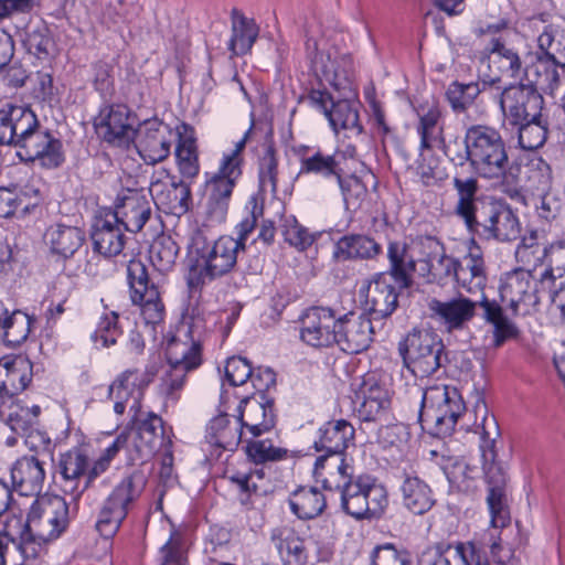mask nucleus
Wrapping results in <instances>:
<instances>
[{
	"mask_svg": "<svg viewBox=\"0 0 565 565\" xmlns=\"http://www.w3.org/2000/svg\"><path fill=\"white\" fill-rule=\"evenodd\" d=\"M457 194L454 213L469 234L480 241L512 242L521 236V224L516 213L503 200L478 195L476 178L454 177Z\"/></svg>",
	"mask_w": 565,
	"mask_h": 565,
	"instance_id": "1",
	"label": "nucleus"
},
{
	"mask_svg": "<svg viewBox=\"0 0 565 565\" xmlns=\"http://www.w3.org/2000/svg\"><path fill=\"white\" fill-rule=\"evenodd\" d=\"M0 146L15 148L22 162L45 170L58 169L66 160L62 140L42 127L25 106L6 104L0 108Z\"/></svg>",
	"mask_w": 565,
	"mask_h": 565,
	"instance_id": "2",
	"label": "nucleus"
},
{
	"mask_svg": "<svg viewBox=\"0 0 565 565\" xmlns=\"http://www.w3.org/2000/svg\"><path fill=\"white\" fill-rule=\"evenodd\" d=\"M238 245L232 236L207 237L203 230L193 232L186 254V285L191 291L232 273L237 265Z\"/></svg>",
	"mask_w": 565,
	"mask_h": 565,
	"instance_id": "3",
	"label": "nucleus"
},
{
	"mask_svg": "<svg viewBox=\"0 0 565 565\" xmlns=\"http://www.w3.org/2000/svg\"><path fill=\"white\" fill-rule=\"evenodd\" d=\"M466 152L457 159L469 161L470 168L478 178L499 182L513 177L507 143L500 131L488 125H471L463 136Z\"/></svg>",
	"mask_w": 565,
	"mask_h": 565,
	"instance_id": "4",
	"label": "nucleus"
},
{
	"mask_svg": "<svg viewBox=\"0 0 565 565\" xmlns=\"http://www.w3.org/2000/svg\"><path fill=\"white\" fill-rule=\"evenodd\" d=\"M404 365L416 376L435 374L448 363L441 337L429 329H413L398 342Z\"/></svg>",
	"mask_w": 565,
	"mask_h": 565,
	"instance_id": "5",
	"label": "nucleus"
},
{
	"mask_svg": "<svg viewBox=\"0 0 565 565\" xmlns=\"http://www.w3.org/2000/svg\"><path fill=\"white\" fill-rule=\"evenodd\" d=\"M334 487L340 492L341 510L358 521L379 520L388 505L386 489L371 477L359 476Z\"/></svg>",
	"mask_w": 565,
	"mask_h": 565,
	"instance_id": "6",
	"label": "nucleus"
},
{
	"mask_svg": "<svg viewBox=\"0 0 565 565\" xmlns=\"http://www.w3.org/2000/svg\"><path fill=\"white\" fill-rule=\"evenodd\" d=\"M465 411L461 394L455 386L434 385L422 391L419 420L433 425L437 436H450Z\"/></svg>",
	"mask_w": 565,
	"mask_h": 565,
	"instance_id": "7",
	"label": "nucleus"
},
{
	"mask_svg": "<svg viewBox=\"0 0 565 565\" xmlns=\"http://www.w3.org/2000/svg\"><path fill=\"white\" fill-rule=\"evenodd\" d=\"M146 484L141 471L126 476L104 501L95 527L100 536L113 537L127 518L130 504L136 501Z\"/></svg>",
	"mask_w": 565,
	"mask_h": 565,
	"instance_id": "8",
	"label": "nucleus"
},
{
	"mask_svg": "<svg viewBox=\"0 0 565 565\" xmlns=\"http://www.w3.org/2000/svg\"><path fill=\"white\" fill-rule=\"evenodd\" d=\"M70 524V507L61 495H44L33 502L29 510V531L34 544H39V556L45 544L56 540Z\"/></svg>",
	"mask_w": 565,
	"mask_h": 565,
	"instance_id": "9",
	"label": "nucleus"
},
{
	"mask_svg": "<svg viewBox=\"0 0 565 565\" xmlns=\"http://www.w3.org/2000/svg\"><path fill=\"white\" fill-rule=\"evenodd\" d=\"M139 125L137 115L125 104H105L94 119L97 136L113 147H128Z\"/></svg>",
	"mask_w": 565,
	"mask_h": 565,
	"instance_id": "10",
	"label": "nucleus"
},
{
	"mask_svg": "<svg viewBox=\"0 0 565 565\" xmlns=\"http://www.w3.org/2000/svg\"><path fill=\"white\" fill-rule=\"evenodd\" d=\"M544 105L543 95L520 81L504 87L499 95L500 110L509 126L543 114Z\"/></svg>",
	"mask_w": 565,
	"mask_h": 565,
	"instance_id": "11",
	"label": "nucleus"
},
{
	"mask_svg": "<svg viewBox=\"0 0 565 565\" xmlns=\"http://www.w3.org/2000/svg\"><path fill=\"white\" fill-rule=\"evenodd\" d=\"M203 320L192 317L178 334L167 344L166 355L169 365L193 371L202 364V329Z\"/></svg>",
	"mask_w": 565,
	"mask_h": 565,
	"instance_id": "12",
	"label": "nucleus"
},
{
	"mask_svg": "<svg viewBox=\"0 0 565 565\" xmlns=\"http://www.w3.org/2000/svg\"><path fill=\"white\" fill-rule=\"evenodd\" d=\"M149 194L154 204L168 214L181 216L188 213L192 205L190 184L171 177L164 169L151 177Z\"/></svg>",
	"mask_w": 565,
	"mask_h": 565,
	"instance_id": "13",
	"label": "nucleus"
},
{
	"mask_svg": "<svg viewBox=\"0 0 565 565\" xmlns=\"http://www.w3.org/2000/svg\"><path fill=\"white\" fill-rule=\"evenodd\" d=\"M153 373L128 369L121 372L109 385L108 397L115 402L114 412L122 415L126 409L137 418L141 408L143 391L152 382Z\"/></svg>",
	"mask_w": 565,
	"mask_h": 565,
	"instance_id": "14",
	"label": "nucleus"
},
{
	"mask_svg": "<svg viewBox=\"0 0 565 565\" xmlns=\"http://www.w3.org/2000/svg\"><path fill=\"white\" fill-rule=\"evenodd\" d=\"M537 291L530 269L515 268L505 273L500 279V299L513 316L527 315L531 307L539 302Z\"/></svg>",
	"mask_w": 565,
	"mask_h": 565,
	"instance_id": "15",
	"label": "nucleus"
},
{
	"mask_svg": "<svg viewBox=\"0 0 565 565\" xmlns=\"http://www.w3.org/2000/svg\"><path fill=\"white\" fill-rule=\"evenodd\" d=\"M151 199L142 190L122 189L114 203V209L106 210L110 221H117L126 232L138 233L151 218Z\"/></svg>",
	"mask_w": 565,
	"mask_h": 565,
	"instance_id": "16",
	"label": "nucleus"
},
{
	"mask_svg": "<svg viewBox=\"0 0 565 565\" xmlns=\"http://www.w3.org/2000/svg\"><path fill=\"white\" fill-rule=\"evenodd\" d=\"M306 51L311 70L320 82L324 79L339 89L343 82L349 81L352 72V58L349 54H339L337 50L319 51L318 42L312 39L307 40Z\"/></svg>",
	"mask_w": 565,
	"mask_h": 565,
	"instance_id": "17",
	"label": "nucleus"
},
{
	"mask_svg": "<svg viewBox=\"0 0 565 565\" xmlns=\"http://www.w3.org/2000/svg\"><path fill=\"white\" fill-rule=\"evenodd\" d=\"M339 317L328 307H312L300 319V339L312 348H329L337 342Z\"/></svg>",
	"mask_w": 565,
	"mask_h": 565,
	"instance_id": "18",
	"label": "nucleus"
},
{
	"mask_svg": "<svg viewBox=\"0 0 565 565\" xmlns=\"http://www.w3.org/2000/svg\"><path fill=\"white\" fill-rule=\"evenodd\" d=\"M420 245L428 249L425 258L419 259V275L428 284L446 286L458 282L457 258L446 255L443 244L431 236L422 237Z\"/></svg>",
	"mask_w": 565,
	"mask_h": 565,
	"instance_id": "19",
	"label": "nucleus"
},
{
	"mask_svg": "<svg viewBox=\"0 0 565 565\" xmlns=\"http://www.w3.org/2000/svg\"><path fill=\"white\" fill-rule=\"evenodd\" d=\"M561 67L553 55L537 49L525 55L524 76L522 83L532 86L537 93L553 95L561 84Z\"/></svg>",
	"mask_w": 565,
	"mask_h": 565,
	"instance_id": "20",
	"label": "nucleus"
},
{
	"mask_svg": "<svg viewBox=\"0 0 565 565\" xmlns=\"http://www.w3.org/2000/svg\"><path fill=\"white\" fill-rule=\"evenodd\" d=\"M398 287L393 285L387 273H377L361 289L363 307L371 319L390 317L398 306Z\"/></svg>",
	"mask_w": 565,
	"mask_h": 565,
	"instance_id": "21",
	"label": "nucleus"
},
{
	"mask_svg": "<svg viewBox=\"0 0 565 565\" xmlns=\"http://www.w3.org/2000/svg\"><path fill=\"white\" fill-rule=\"evenodd\" d=\"M296 153L300 163L298 175H315L324 182L334 183L343 174L345 167L343 152L328 153L320 148L300 146Z\"/></svg>",
	"mask_w": 565,
	"mask_h": 565,
	"instance_id": "22",
	"label": "nucleus"
},
{
	"mask_svg": "<svg viewBox=\"0 0 565 565\" xmlns=\"http://www.w3.org/2000/svg\"><path fill=\"white\" fill-rule=\"evenodd\" d=\"M242 174L243 171L224 167L221 163L216 172L206 173V211L210 217L218 222L224 221L233 190Z\"/></svg>",
	"mask_w": 565,
	"mask_h": 565,
	"instance_id": "23",
	"label": "nucleus"
},
{
	"mask_svg": "<svg viewBox=\"0 0 565 565\" xmlns=\"http://www.w3.org/2000/svg\"><path fill=\"white\" fill-rule=\"evenodd\" d=\"M130 415L129 427L136 429V437L134 439V447L138 454L139 459L146 460L152 457L162 445L166 444L167 439H171L167 435L162 418L152 413H143L141 409L134 418V414Z\"/></svg>",
	"mask_w": 565,
	"mask_h": 565,
	"instance_id": "24",
	"label": "nucleus"
},
{
	"mask_svg": "<svg viewBox=\"0 0 565 565\" xmlns=\"http://www.w3.org/2000/svg\"><path fill=\"white\" fill-rule=\"evenodd\" d=\"M171 131L158 119L146 120L136 129L137 150L147 164L163 161L170 154Z\"/></svg>",
	"mask_w": 565,
	"mask_h": 565,
	"instance_id": "25",
	"label": "nucleus"
},
{
	"mask_svg": "<svg viewBox=\"0 0 565 565\" xmlns=\"http://www.w3.org/2000/svg\"><path fill=\"white\" fill-rule=\"evenodd\" d=\"M372 319L364 315L353 312L339 317L337 328V344L350 354H358L366 349L373 341Z\"/></svg>",
	"mask_w": 565,
	"mask_h": 565,
	"instance_id": "26",
	"label": "nucleus"
},
{
	"mask_svg": "<svg viewBox=\"0 0 565 565\" xmlns=\"http://www.w3.org/2000/svg\"><path fill=\"white\" fill-rule=\"evenodd\" d=\"M418 565H488L481 551L472 542H458L455 545H437L424 551Z\"/></svg>",
	"mask_w": 565,
	"mask_h": 565,
	"instance_id": "27",
	"label": "nucleus"
},
{
	"mask_svg": "<svg viewBox=\"0 0 565 565\" xmlns=\"http://www.w3.org/2000/svg\"><path fill=\"white\" fill-rule=\"evenodd\" d=\"M88 455L81 447H73L60 454L57 460L58 473L62 478V490L77 502L83 493L84 480L87 475Z\"/></svg>",
	"mask_w": 565,
	"mask_h": 565,
	"instance_id": "28",
	"label": "nucleus"
},
{
	"mask_svg": "<svg viewBox=\"0 0 565 565\" xmlns=\"http://www.w3.org/2000/svg\"><path fill=\"white\" fill-rule=\"evenodd\" d=\"M356 399L360 402L358 415L363 422L382 420L391 409L390 391L373 375L364 377L356 393Z\"/></svg>",
	"mask_w": 565,
	"mask_h": 565,
	"instance_id": "29",
	"label": "nucleus"
},
{
	"mask_svg": "<svg viewBox=\"0 0 565 565\" xmlns=\"http://www.w3.org/2000/svg\"><path fill=\"white\" fill-rule=\"evenodd\" d=\"M431 317L439 321L448 332L462 330L476 316L477 301L459 296L446 301H429Z\"/></svg>",
	"mask_w": 565,
	"mask_h": 565,
	"instance_id": "30",
	"label": "nucleus"
},
{
	"mask_svg": "<svg viewBox=\"0 0 565 565\" xmlns=\"http://www.w3.org/2000/svg\"><path fill=\"white\" fill-rule=\"evenodd\" d=\"M488 487L487 504L493 527H505L511 522L508 503V476L501 466H492L486 478Z\"/></svg>",
	"mask_w": 565,
	"mask_h": 565,
	"instance_id": "31",
	"label": "nucleus"
},
{
	"mask_svg": "<svg viewBox=\"0 0 565 565\" xmlns=\"http://www.w3.org/2000/svg\"><path fill=\"white\" fill-rule=\"evenodd\" d=\"M33 364L25 356H15L0 362V403L17 399L31 383Z\"/></svg>",
	"mask_w": 565,
	"mask_h": 565,
	"instance_id": "32",
	"label": "nucleus"
},
{
	"mask_svg": "<svg viewBox=\"0 0 565 565\" xmlns=\"http://www.w3.org/2000/svg\"><path fill=\"white\" fill-rule=\"evenodd\" d=\"M238 422L254 438L271 430L276 424L274 401L262 396V401L243 399L238 407Z\"/></svg>",
	"mask_w": 565,
	"mask_h": 565,
	"instance_id": "33",
	"label": "nucleus"
},
{
	"mask_svg": "<svg viewBox=\"0 0 565 565\" xmlns=\"http://www.w3.org/2000/svg\"><path fill=\"white\" fill-rule=\"evenodd\" d=\"M12 491L20 495H38L45 481L44 461L36 456H23L11 468Z\"/></svg>",
	"mask_w": 565,
	"mask_h": 565,
	"instance_id": "34",
	"label": "nucleus"
},
{
	"mask_svg": "<svg viewBox=\"0 0 565 565\" xmlns=\"http://www.w3.org/2000/svg\"><path fill=\"white\" fill-rule=\"evenodd\" d=\"M110 214L104 211L96 220L90 234L94 252L107 258L119 255L126 245L125 230L117 221H110Z\"/></svg>",
	"mask_w": 565,
	"mask_h": 565,
	"instance_id": "35",
	"label": "nucleus"
},
{
	"mask_svg": "<svg viewBox=\"0 0 565 565\" xmlns=\"http://www.w3.org/2000/svg\"><path fill=\"white\" fill-rule=\"evenodd\" d=\"M386 257L388 260V274L391 280L398 289H408L413 285V276L416 271L417 262L409 253L405 241H390L387 243Z\"/></svg>",
	"mask_w": 565,
	"mask_h": 565,
	"instance_id": "36",
	"label": "nucleus"
},
{
	"mask_svg": "<svg viewBox=\"0 0 565 565\" xmlns=\"http://www.w3.org/2000/svg\"><path fill=\"white\" fill-rule=\"evenodd\" d=\"M399 491L403 507L415 515L427 513L436 503L430 486L415 473H403Z\"/></svg>",
	"mask_w": 565,
	"mask_h": 565,
	"instance_id": "37",
	"label": "nucleus"
},
{
	"mask_svg": "<svg viewBox=\"0 0 565 565\" xmlns=\"http://www.w3.org/2000/svg\"><path fill=\"white\" fill-rule=\"evenodd\" d=\"M43 241L53 255L66 259L84 244L85 232L77 226L55 223L45 230Z\"/></svg>",
	"mask_w": 565,
	"mask_h": 565,
	"instance_id": "38",
	"label": "nucleus"
},
{
	"mask_svg": "<svg viewBox=\"0 0 565 565\" xmlns=\"http://www.w3.org/2000/svg\"><path fill=\"white\" fill-rule=\"evenodd\" d=\"M382 254V246L365 234H348L340 237L333 249L335 260H373Z\"/></svg>",
	"mask_w": 565,
	"mask_h": 565,
	"instance_id": "39",
	"label": "nucleus"
},
{
	"mask_svg": "<svg viewBox=\"0 0 565 565\" xmlns=\"http://www.w3.org/2000/svg\"><path fill=\"white\" fill-rule=\"evenodd\" d=\"M313 475L326 490L332 491L337 482L353 478V468L347 462L344 452H324L316 459Z\"/></svg>",
	"mask_w": 565,
	"mask_h": 565,
	"instance_id": "40",
	"label": "nucleus"
},
{
	"mask_svg": "<svg viewBox=\"0 0 565 565\" xmlns=\"http://www.w3.org/2000/svg\"><path fill=\"white\" fill-rule=\"evenodd\" d=\"M354 427L345 419L330 420L318 429L313 447L318 452H345L354 438Z\"/></svg>",
	"mask_w": 565,
	"mask_h": 565,
	"instance_id": "41",
	"label": "nucleus"
},
{
	"mask_svg": "<svg viewBox=\"0 0 565 565\" xmlns=\"http://www.w3.org/2000/svg\"><path fill=\"white\" fill-rule=\"evenodd\" d=\"M205 438L211 446L234 451L243 440V428L237 418L221 414L210 422Z\"/></svg>",
	"mask_w": 565,
	"mask_h": 565,
	"instance_id": "42",
	"label": "nucleus"
},
{
	"mask_svg": "<svg viewBox=\"0 0 565 565\" xmlns=\"http://www.w3.org/2000/svg\"><path fill=\"white\" fill-rule=\"evenodd\" d=\"M475 408L476 413L481 415V423H476V426L478 429H480L479 447L487 478L488 471L492 466H500L499 463L495 462V441L497 438L500 436V429L494 416L488 414V408L483 401L478 402Z\"/></svg>",
	"mask_w": 565,
	"mask_h": 565,
	"instance_id": "43",
	"label": "nucleus"
},
{
	"mask_svg": "<svg viewBox=\"0 0 565 565\" xmlns=\"http://www.w3.org/2000/svg\"><path fill=\"white\" fill-rule=\"evenodd\" d=\"M271 540L284 565H306L308 553L305 541L289 526H280L273 531Z\"/></svg>",
	"mask_w": 565,
	"mask_h": 565,
	"instance_id": "44",
	"label": "nucleus"
},
{
	"mask_svg": "<svg viewBox=\"0 0 565 565\" xmlns=\"http://www.w3.org/2000/svg\"><path fill=\"white\" fill-rule=\"evenodd\" d=\"M179 141L175 148L177 164L180 173L188 179H194L200 172L196 138L191 126L182 124L178 131Z\"/></svg>",
	"mask_w": 565,
	"mask_h": 565,
	"instance_id": "45",
	"label": "nucleus"
},
{
	"mask_svg": "<svg viewBox=\"0 0 565 565\" xmlns=\"http://www.w3.org/2000/svg\"><path fill=\"white\" fill-rule=\"evenodd\" d=\"M0 534L17 544L24 558L39 557V544L33 543L32 533L29 531V516L23 520L22 515L7 514Z\"/></svg>",
	"mask_w": 565,
	"mask_h": 565,
	"instance_id": "46",
	"label": "nucleus"
},
{
	"mask_svg": "<svg viewBox=\"0 0 565 565\" xmlns=\"http://www.w3.org/2000/svg\"><path fill=\"white\" fill-rule=\"evenodd\" d=\"M418 125L417 134L420 137L419 150H431L434 145L441 137L444 128L441 125L443 111L438 103L420 105L417 109Z\"/></svg>",
	"mask_w": 565,
	"mask_h": 565,
	"instance_id": "47",
	"label": "nucleus"
},
{
	"mask_svg": "<svg viewBox=\"0 0 565 565\" xmlns=\"http://www.w3.org/2000/svg\"><path fill=\"white\" fill-rule=\"evenodd\" d=\"M548 120L544 114L510 126L516 132L518 146L522 150L534 151L542 148L548 136Z\"/></svg>",
	"mask_w": 565,
	"mask_h": 565,
	"instance_id": "48",
	"label": "nucleus"
},
{
	"mask_svg": "<svg viewBox=\"0 0 565 565\" xmlns=\"http://www.w3.org/2000/svg\"><path fill=\"white\" fill-rule=\"evenodd\" d=\"M477 306L483 309V319L493 326L494 347L499 348L508 339L518 335L516 326L503 313L502 307L495 300H490L483 295Z\"/></svg>",
	"mask_w": 565,
	"mask_h": 565,
	"instance_id": "49",
	"label": "nucleus"
},
{
	"mask_svg": "<svg viewBox=\"0 0 565 565\" xmlns=\"http://www.w3.org/2000/svg\"><path fill=\"white\" fill-rule=\"evenodd\" d=\"M258 32L259 29L254 20L233 9L232 36L228 42V50L235 55L246 54L256 41Z\"/></svg>",
	"mask_w": 565,
	"mask_h": 565,
	"instance_id": "50",
	"label": "nucleus"
},
{
	"mask_svg": "<svg viewBox=\"0 0 565 565\" xmlns=\"http://www.w3.org/2000/svg\"><path fill=\"white\" fill-rule=\"evenodd\" d=\"M326 117L335 134L340 130H345L350 134L349 137H351L360 136L363 132L358 107L349 99L335 100Z\"/></svg>",
	"mask_w": 565,
	"mask_h": 565,
	"instance_id": "51",
	"label": "nucleus"
},
{
	"mask_svg": "<svg viewBox=\"0 0 565 565\" xmlns=\"http://www.w3.org/2000/svg\"><path fill=\"white\" fill-rule=\"evenodd\" d=\"M289 505L299 519L309 520L319 516L324 511L327 499L315 487H301L292 493Z\"/></svg>",
	"mask_w": 565,
	"mask_h": 565,
	"instance_id": "52",
	"label": "nucleus"
},
{
	"mask_svg": "<svg viewBox=\"0 0 565 565\" xmlns=\"http://www.w3.org/2000/svg\"><path fill=\"white\" fill-rule=\"evenodd\" d=\"M489 52L493 55V61L498 64L502 74L522 81L525 60L523 61L516 50L508 46L501 39L493 38L490 41Z\"/></svg>",
	"mask_w": 565,
	"mask_h": 565,
	"instance_id": "53",
	"label": "nucleus"
},
{
	"mask_svg": "<svg viewBox=\"0 0 565 565\" xmlns=\"http://www.w3.org/2000/svg\"><path fill=\"white\" fill-rule=\"evenodd\" d=\"M482 88L478 82L462 83L459 81L451 82L446 92L445 98L451 110L457 114H465L476 103L481 94Z\"/></svg>",
	"mask_w": 565,
	"mask_h": 565,
	"instance_id": "54",
	"label": "nucleus"
},
{
	"mask_svg": "<svg viewBox=\"0 0 565 565\" xmlns=\"http://www.w3.org/2000/svg\"><path fill=\"white\" fill-rule=\"evenodd\" d=\"M458 284L472 291L483 289L487 284L484 260L479 255L468 254L460 262L457 259Z\"/></svg>",
	"mask_w": 565,
	"mask_h": 565,
	"instance_id": "55",
	"label": "nucleus"
},
{
	"mask_svg": "<svg viewBox=\"0 0 565 565\" xmlns=\"http://www.w3.org/2000/svg\"><path fill=\"white\" fill-rule=\"evenodd\" d=\"M245 454L256 465L276 462L288 457V449L275 446L268 438L258 439V437H253L252 439H245Z\"/></svg>",
	"mask_w": 565,
	"mask_h": 565,
	"instance_id": "56",
	"label": "nucleus"
},
{
	"mask_svg": "<svg viewBox=\"0 0 565 565\" xmlns=\"http://www.w3.org/2000/svg\"><path fill=\"white\" fill-rule=\"evenodd\" d=\"M258 181L262 193L277 194L278 158L273 143L265 147L258 162Z\"/></svg>",
	"mask_w": 565,
	"mask_h": 565,
	"instance_id": "57",
	"label": "nucleus"
},
{
	"mask_svg": "<svg viewBox=\"0 0 565 565\" xmlns=\"http://www.w3.org/2000/svg\"><path fill=\"white\" fill-rule=\"evenodd\" d=\"M32 418L33 415L24 409V406H21L17 399L0 403V419L15 434L25 435L34 426Z\"/></svg>",
	"mask_w": 565,
	"mask_h": 565,
	"instance_id": "58",
	"label": "nucleus"
},
{
	"mask_svg": "<svg viewBox=\"0 0 565 565\" xmlns=\"http://www.w3.org/2000/svg\"><path fill=\"white\" fill-rule=\"evenodd\" d=\"M179 254V246L171 236L157 238L150 248V258L160 271H167L173 267Z\"/></svg>",
	"mask_w": 565,
	"mask_h": 565,
	"instance_id": "59",
	"label": "nucleus"
},
{
	"mask_svg": "<svg viewBox=\"0 0 565 565\" xmlns=\"http://www.w3.org/2000/svg\"><path fill=\"white\" fill-rule=\"evenodd\" d=\"M537 49L553 55L556 64L565 70V32L563 30L545 26L544 31L537 36Z\"/></svg>",
	"mask_w": 565,
	"mask_h": 565,
	"instance_id": "60",
	"label": "nucleus"
},
{
	"mask_svg": "<svg viewBox=\"0 0 565 565\" xmlns=\"http://www.w3.org/2000/svg\"><path fill=\"white\" fill-rule=\"evenodd\" d=\"M0 330L3 331L6 342L20 344L30 332L29 317L19 310L13 311L10 316L7 313L1 321Z\"/></svg>",
	"mask_w": 565,
	"mask_h": 565,
	"instance_id": "61",
	"label": "nucleus"
},
{
	"mask_svg": "<svg viewBox=\"0 0 565 565\" xmlns=\"http://www.w3.org/2000/svg\"><path fill=\"white\" fill-rule=\"evenodd\" d=\"M118 313L110 311L104 313L97 324L96 330L92 333V341L96 347L109 348L116 344L117 339L121 334V330L118 326Z\"/></svg>",
	"mask_w": 565,
	"mask_h": 565,
	"instance_id": "62",
	"label": "nucleus"
},
{
	"mask_svg": "<svg viewBox=\"0 0 565 565\" xmlns=\"http://www.w3.org/2000/svg\"><path fill=\"white\" fill-rule=\"evenodd\" d=\"M285 242L296 249L303 252L316 241L317 236L302 226L295 217H287L281 226Z\"/></svg>",
	"mask_w": 565,
	"mask_h": 565,
	"instance_id": "63",
	"label": "nucleus"
},
{
	"mask_svg": "<svg viewBox=\"0 0 565 565\" xmlns=\"http://www.w3.org/2000/svg\"><path fill=\"white\" fill-rule=\"evenodd\" d=\"M135 305L140 306L141 316L147 324H157L163 320L164 306L160 299L158 288H150L140 299L131 298Z\"/></svg>",
	"mask_w": 565,
	"mask_h": 565,
	"instance_id": "64",
	"label": "nucleus"
}]
</instances>
